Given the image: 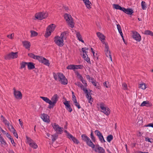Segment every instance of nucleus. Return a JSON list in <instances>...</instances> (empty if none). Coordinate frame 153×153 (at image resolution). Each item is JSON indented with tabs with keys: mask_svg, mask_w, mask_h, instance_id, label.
Here are the masks:
<instances>
[{
	"mask_svg": "<svg viewBox=\"0 0 153 153\" xmlns=\"http://www.w3.org/2000/svg\"><path fill=\"white\" fill-rule=\"evenodd\" d=\"M1 120L3 122H4L6 120L2 115L1 116Z\"/></svg>",
	"mask_w": 153,
	"mask_h": 153,
	"instance_id": "nucleus-60",
	"label": "nucleus"
},
{
	"mask_svg": "<svg viewBox=\"0 0 153 153\" xmlns=\"http://www.w3.org/2000/svg\"><path fill=\"white\" fill-rule=\"evenodd\" d=\"M86 78L88 79L89 80H93V78L91 77L89 75H87L86 76Z\"/></svg>",
	"mask_w": 153,
	"mask_h": 153,
	"instance_id": "nucleus-59",
	"label": "nucleus"
},
{
	"mask_svg": "<svg viewBox=\"0 0 153 153\" xmlns=\"http://www.w3.org/2000/svg\"><path fill=\"white\" fill-rule=\"evenodd\" d=\"M56 26L54 24H51L48 26L47 29V32L45 35V36L48 37L51 35L52 32L53 31L55 28Z\"/></svg>",
	"mask_w": 153,
	"mask_h": 153,
	"instance_id": "nucleus-7",
	"label": "nucleus"
},
{
	"mask_svg": "<svg viewBox=\"0 0 153 153\" xmlns=\"http://www.w3.org/2000/svg\"><path fill=\"white\" fill-rule=\"evenodd\" d=\"M90 136H90L91 138L92 141L93 142H95L96 141V139L93 134V133L92 131L91 132V133L90 134Z\"/></svg>",
	"mask_w": 153,
	"mask_h": 153,
	"instance_id": "nucleus-41",
	"label": "nucleus"
},
{
	"mask_svg": "<svg viewBox=\"0 0 153 153\" xmlns=\"http://www.w3.org/2000/svg\"><path fill=\"white\" fill-rule=\"evenodd\" d=\"M151 140H152V139L148 137H146L145 138V140L146 141H148L149 142L152 143V141H151Z\"/></svg>",
	"mask_w": 153,
	"mask_h": 153,
	"instance_id": "nucleus-53",
	"label": "nucleus"
},
{
	"mask_svg": "<svg viewBox=\"0 0 153 153\" xmlns=\"http://www.w3.org/2000/svg\"><path fill=\"white\" fill-rule=\"evenodd\" d=\"M41 118L45 122L47 123H49L50 122V120L49 119V116L46 114H42L41 116Z\"/></svg>",
	"mask_w": 153,
	"mask_h": 153,
	"instance_id": "nucleus-19",
	"label": "nucleus"
},
{
	"mask_svg": "<svg viewBox=\"0 0 153 153\" xmlns=\"http://www.w3.org/2000/svg\"><path fill=\"white\" fill-rule=\"evenodd\" d=\"M0 129L1 130V132L4 134H6L5 131L4 130L2 129L1 127H0Z\"/></svg>",
	"mask_w": 153,
	"mask_h": 153,
	"instance_id": "nucleus-61",
	"label": "nucleus"
},
{
	"mask_svg": "<svg viewBox=\"0 0 153 153\" xmlns=\"http://www.w3.org/2000/svg\"><path fill=\"white\" fill-rule=\"evenodd\" d=\"M58 135L56 134H53L51 136L52 140L53 142H54L57 138Z\"/></svg>",
	"mask_w": 153,
	"mask_h": 153,
	"instance_id": "nucleus-43",
	"label": "nucleus"
},
{
	"mask_svg": "<svg viewBox=\"0 0 153 153\" xmlns=\"http://www.w3.org/2000/svg\"><path fill=\"white\" fill-rule=\"evenodd\" d=\"M74 104L78 109H80L81 108V106L79 102H77Z\"/></svg>",
	"mask_w": 153,
	"mask_h": 153,
	"instance_id": "nucleus-50",
	"label": "nucleus"
},
{
	"mask_svg": "<svg viewBox=\"0 0 153 153\" xmlns=\"http://www.w3.org/2000/svg\"><path fill=\"white\" fill-rule=\"evenodd\" d=\"M97 34L100 40H102V39H105V37L102 33L100 32H97Z\"/></svg>",
	"mask_w": 153,
	"mask_h": 153,
	"instance_id": "nucleus-26",
	"label": "nucleus"
},
{
	"mask_svg": "<svg viewBox=\"0 0 153 153\" xmlns=\"http://www.w3.org/2000/svg\"><path fill=\"white\" fill-rule=\"evenodd\" d=\"M10 140L11 141V143L13 145V144H15V142L14 141V140H13V138L11 139Z\"/></svg>",
	"mask_w": 153,
	"mask_h": 153,
	"instance_id": "nucleus-63",
	"label": "nucleus"
},
{
	"mask_svg": "<svg viewBox=\"0 0 153 153\" xmlns=\"http://www.w3.org/2000/svg\"><path fill=\"white\" fill-rule=\"evenodd\" d=\"M0 141L2 146L5 147L7 146V144L3 138L1 137L0 138Z\"/></svg>",
	"mask_w": 153,
	"mask_h": 153,
	"instance_id": "nucleus-29",
	"label": "nucleus"
},
{
	"mask_svg": "<svg viewBox=\"0 0 153 153\" xmlns=\"http://www.w3.org/2000/svg\"><path fill=\"white\" fill-rule=\"evenodd\" d=\"M152 31L149 30H146L145 32V34L147 35H151Z\"/></svg>",
	"mask_w": 153,
	"mask_h": 153,
	"instance_id": "nucleus-51",
	"label": "nucleus"
},
{
	"mask_svg": "<svg viewBox=\"0 0 153 153\" xmlns=\"http://www.w3.org/2000/svg\"><path fill=\"white\" fill-rule=\"evenodd\" d=\"M59 98L57 94H54L51 98L50 107L51 108H53L55 105Z\"/></svg>",
	"mask_w": 153,
	"mask_h": 153,
	"instance_id": "nucleus-10",
	"label": "nucleus"
},
{
	"mask_svg": "<svg viewBox=\"0 0 153 153\" xmlns=\"http://www.w3.org/2000/svg\"><path fill=\"white\" fill-rule=\"evenodd\" d=\"M19 123L21 127L22 128H23V122L20 119H19Z\"/></svg>",
	"mask_w": 153,
	"mask_h": 153,
	"instance_id": "nucleus-58",
	"label": "nucleus"
},
{
	"mask_svg": "<svg viewBox=\"0 0 153 153\" xmlns=\"http://www.w3.org/2000/svg\"><path fill=\"white\" fill-rule=\"evenodd\" d=\"M13 94L16 98L18 99H21L22 97V94L21 92L18 91H16L15 88H13Z\"/></svg>",
	"mask_w": 153,
	"mask_h": 153,
	"instance_id": "nucleus-14",
	"label": "nucleus"
},
{
	"mask_svg": "<svg viewBox=\"0 0 153 153\" xmlns=\"http://www.w3.org/2000/svg\"><path fill=\"white\" fill-rule=\"evenodd\" d=\"M69 101H66L63 102V104L65 105L66 109L70 112H71L72 111V109L69 104Z\"/></svg>",
	"mask_w": 153,
	"mask_h": 153,
	"instance_id": "nucleus-18",
	"label": "nucleus"
},
{
	"mask_svg": "<svg viewBox=\"0 0 153 153\" xmlns=\"http://www.w3.org/2000/svg\"><path fill=\"white\" fill-rule=\"evenodd\" d=\"M13 36H14V34H13V33H12L10 35H8L7 36V37L9 39H13Z\"/></svg>",
	"mask_w": 153,
	"mask_h": 153,
	"instance_id": "nucleus-55",
	"label": "nucleus"
},
{
	"mask_svg": "<svg viewBox=\"0 0 153 153\" xmlns=\"http://www.w3.org/2000/svg\"><path fill=\"white\" fill-rule=\"evenodd\" d=\"M83 1L84 2L86 7L90 9L91 8L90 6L91 4V2L89 1V0H83Z\"/></svg>",
	"mask_w": 153,
	"mask_h": 153,
	"instance_id": "nucleus-27",
	"label": "nucleus"
},
{
	"mask_svg": "<svg viewBox=\"0 0 153 153\" xmlns=\"http://www.w3.org/2000/svg\"><path fill=\"white\" fill-rule=\"evenodd\" d=\"M105 39H102L100 40L101 42L104 45H105V49L104 52L107 57L109 58L110 60L112 61V58L110 53V51L109 50V46L108 43L105 42L104 40Z\"/></svg>",
	"mask_w": 153,
	"mask_h": 153,
	"instance_id": "nucleus-4",
	"label": "nucleus"
},
{
	"mask_svg": "<svg viewBox=\"0 0 153 153\" xmlns=\"http://www.w3.org/2000/svg\"><path fill=\"white\" fill-rule=\"evenodd\" d=\"M52 126L55 131L59 134H61L62 132L63 128L59 126V125L56 123L52 124Z\"/></svg>",
	"mask_w": 153,
	"mask_h": 153,
	"instance_id": "nucleus-9",
	"label": "nucleus"
},
{
	"mask_svg": "<svg viewBox=\"0 0 153 153\" xmlns=\"http://www.w3.org/2000/svg\"><path fill=\"white\" fill-rule=\"evenodd\" d=\"M6 134V136L9 139V140H10L13 138L11 136L10 134H9L8 133H7Z\"/></svg>",
	"mask_w": 153,
	"mask_h": 153,
	"instance_id": "nucleus-56",
	"label": "nucleus"
},
{
	"mask_svg": "<svg viewBox=\"0 0 153 153\" xmlns=\"http://www.w3.org/2000/svg\"><path fill=\"white\" fill-rule=\"evenodd\" d=\"M144 126L146 127H152V128H153V123H149L147 125H145Z\"/></svg>",
	"mask_w": 153,
	"mask_h": 153,
	"instance_id": "nucleus-52",
	"label": "nucleus"
},
{
	"mask_svg": "<svg viewBox=\"0 0 153 153\" xmlns=\"http://www.w3.org/2000/svg\"><path fill=\"white\" fill-rule=\"evenodd\" d=\"M37 57L36 58L39 62L42 63H43L46 65L48 66H49L50 65V63L48 60L44 57L40 56H37Z\"/></svg>",
	"mask_w": 153,
	"mask_h": 153,
	"instance_id": "nucleus-11",
	"label": "nucleus"
},
{
	"mask_svg": "<svg viewBox=\"0 0 153 153\" xmlns=\"http://www.w3.org/2000/svg\"><path fill=\"white\" fill-rule=\"evenodd\" d=\"M81 138L83 141L86 142V144L92 149H94V151L98 153H105V149L99 145H95L93 143L90 138L85 134L81 135Z\"/></svg>",
	"mask_w": 153,
	"mask_h": 153,
	"instance_id": "nucleus-1",
	"label": "nucleus"
},
{
	"mask_svg": "<svg viewBox=\"0 0 153 153\" xmlns=\"http://www.w3.org/2000/svg\"><path fill=\"white\" fill-rule=\"evenodd\" d=\"M113 6L114 8L116 9L120 10L122 11L123 10V7H121L120 5L118 4H114Z\"/></svg>",
	"mask_w": 153,
	"mask_h": 153,
	"instance_id": "nucleus-34",
	"label": "nucleus"
},
{
	"mask_svg": "<svg viewBox=\"0 0 153 153\" xmlns=\"http://www.w3.org/2000/svg\"><path fill=\"white\" fill-rule=\"evenodd\" d=\"M74 67H75V69H82L83 68V66L82 65H74Z\"/></svg>",
	"mask_w": 153,
	"mask_h": 153,
	"instance_id": "nucleus-39",
	"label": "nucleus"
},
{
	"mask_svg": "<svg viewBox=\"0 0 153 153\" xmlns=\"http://www.w3.org/2000/svg\"><path fill=\"white\" fill-rule=\"evenodd\" d=\"M142 8L143 10H146L147 8L146 3L144 1H142L141 2Z\"/></svg>",
	"mask_w": 153,
	"mask_h": 153,
	"instance_id": "nucleus-33",
	"label": "nucleus"
},
{
	"mask_svg": "<svg viewBox=\"0 0 153 153\" xmlns=\"http://www.w3.org/2000/svg\"><path fill=\"white\" fill-rule=\"evenodd\" d=\"M139 88L143 90H145L146 88L145 84L143 83L140 84L139 85Z\"/></svg>",
	"mask_w": 153,
	"mask_h": 153,
	"instance_id": "nucleus-40",
	"label": "nucleus"
},
{
	"mask_svg": "<svg viewBox=\"0 0 153 153\" xmlns=\"http://www.w3.org/2000/svg\"><path fill=\"white\" fill-rule=\"evenodd\" d=\"M48 16V13L46 12H39L36 13L35 15V17L34 19L42 20L44 19L47 18Z\"/></svg>",
	"mask_w": 153,
	"mask_h": 153,
	"instance_id": "nucleus-5",
	"label": "nucleus"
},
{
	"mask_svg": "<svg viewBox=\"0 0 153 153\" xmlns=\"http://www.w3.org/2000/svg\"><path fill=\"white\" fill-rule=\"evenodd\" d=\"M76 36L78 38V39L80 41L82 42V43L84 42V41L82 39V36L81 35L80 33L79 32H77L76 33Z\"/></svg>",
	"mask_w": 153,
	"mask_h": 153,
	"instance_id": "nucleus-28",
	"label": "nucleus"
},
{
	"mask_svg": "<svg viewBox=\"0 0 153 153\" xmlns=\"http://www.w3.org/2000/svg\"><path fill=\"white\" fill-rule=\"evenodd\" d=\"M85 85V86H87V85L86 83V82L85 81L83 78L80 80Z\"/></svg>",
	"mask_w": 153,
	"mask_h": 153,
	"instance_id": "nucleus-54",
	"label": "nucleus"
},
{
	"mask_svg": "<svg viewBox=\"0 0 153 153\" xmlns=\"http://www.w3.org/2000/svg\"><path fill=\"white\" fill-rule=\"evenodd\" d=\"M101 112L107 115H108L110 114V110L108 107H106L105 109L103 111H102Z\"/></svg>",
	"mask_w": 153,
	"mask_h": 153,
	"instance_id": "nucleus-25",
	"label": "nucleus"
},
{
	"mask_svg": "<svg viewBox=\"0 0 153 153\" xmlns=\"http://www.w3.org/2000/svg\"><path fill=\"white\" fill-rule=\"evenodd\" d=\"M136 153H149L148 152H143L140 151H139L138 152H137Z\"/></svg>",
	"mask_w": 153,
	"mask_h": 153,
	"instance_id": "nucleus-64",
	"label": "nucleus"
},
{
	"mask_svg": "<svg viewBox=\"0 0 153 153\" xmlns=\"http://www.w3.org/2000/svg\"><path fill=\"white\" fill-rule=\"evenodd\" d=\"M7 126L11 132L15 130L13 126L9 124Z\"/></svg>",
	"mask_w": 153,
	"mask_h": 153,
	"instance_id": "nucleus-45",
	"label": "nucleus"
},
{
	"mask_svg": "<svg viewBox=\"0 0 153 153\" xmlns=\"http://www.w3.org/2000/svg\"><path fill=\"white\" fill-rule=\"evenodd\" d=\"M3 123H4L5 125H7V126H8L10 124L9 121L7 120H5Z\"/></svg>",
	"mask_w": 153,
	"mask_h": 153,
	"instance_id": "nucleus-57",
	"label": "nucleus"
},
{
	"mask_svg": "<svg viewBox=\"0 0 153 153\" xmlns=\"http://www.w3.org/2000/svg\"><path fill=\"white\" fill-rule=\"evenodd\" d=\"M28 56L30 57L33 58L34 59H37L36 58H37V56H39L35 55L33 53H29L28 54Z\"/></svg>",
	"mask_w": 153,
	"mask_h": 153,
	"instance_id": "nucleus-35",
	"label": "nucleus"
},
{
	"mask_svg": "<svg viewBox=\"0 0 153 153\" xmlns=\"http://www.w3.org/2000/svg\"><path fill=\"white\" fill-rule=\"evenodd\" d=\"M92 84H93V85L95 86H97V83L96 82V81H93L92 82Z\"/></svg>",
	"mask_w": 153,
	"mask_h": 153,
	"instance_id": "nucleus-62",
	"label": "nucleus"
},
{
	"mask_svg": "<svg viewBox=\"0 0 153 153\" xmlns=\"http://www.w3.org/2000/svg\"><path fill=\"white\" fill-rule=\"evenodd\" d=\"M122 11L130 15L132 14L133 13V10L132 9L130 8L126 9L123 7Z\"/></svg>",
	"mask_w": 153,
	"mask_h": 153,
	"instance_id": "nucleus-21",
	"label": "nucleus"
},
{
	"mask_svg": "<svg viewBox=\"0 0 153 153\" xmlns=\"http://www.w3.org/2000/svg\"><path fill=\"white\" fill-rule=\"evenodd\" d=\"M30 32L31 33V35L32 36L34 37L37 36L38 35L37 33L35 31L32 30Z\"/></svg>",
	"mask_w": 153,
	"mask_h": 153,
	"instance_id": "nucleus-46",
	"label": "nucleus"
},
{
	"mask_svg": "<svg viewBox=\"0 0 153 153\" xmlns=\"http://www.w3.org/2000/svg\"><path fill=\"white\" fill-rule=\"evenodd\" d=\"M83 90L84 91L85 93L86 94V97L88 100V102L89 103L91 104L92 102H93V100H91L92 98L91 97L90 94L88 92V90L86 88H83Z\"/></svg>",
	"mask_w": 153,
	"mask_h": 153,
	"instance_id": "nucleus-16",
	"label": "nucleus"
},
{
	"mask_svg": "<svg viewBox=\"0 0 153 153\" xmlns=\"http://www.w3.org/2000/svg\"><path fill=\"white\" fill-rule=\"evenodd\" d=\"M23 46L26 49L29 50V48L30 46V42L27 41H24L22 42Z\"/></svg>",
	"mask_w": 153,
	"mask_h": 153,
	"instance_id": "nucleus-23",
	"label": "nucleus"
},
{
	"mask_svg": "<svg viewBox=\"0 0 153 153\" xmlns=\"http://www.w3.org/2000/svg\"><path fill=\"white\" fill-rule=\"evenodd\" d=\"M131 32L133 39L138 42H140L141 39V36L138 32L134 31H132Z\"/></svg>",
	"mask_w": 153,
	"mask_h": 153,
	"instance_id": "nucleus-8",
	"label": "nucleus"
},
{
	"mask_svg": "<svg viewBox=\"0 0 153 153\" xmlns=\"http://www.w3.org/2000/svg\"><path fill=\"white\" fill-rule=\"evenodd\" d=\"M75 73L76 75L80 79V80L83 78L82 75L80 74L79 72H75Z\"/></svg>",
	"mask_w": 153,
	"mask_h": 153,
	"instance_id": "nucleus-47",
	"label": "nucleus"
},
{
	"mask_svg": "<svg viewBox=\"0 0 153 153\" xmlns=\"http://www.w3.org/2000/svg\"><path fill=\"white\" fill-rule=\"evenodd\" d=\"M68 35V31H64L63 32H62L61 33V34L59 37L61 38L63 40H66L67 38V36Z\"/></svg>",
	"mask_w": 153,
	"mask_h": 153,
	"instance_id": "nucleus-20",
	"label": "nucleus"
},
{
	"mask_svg": "<svg viewBox=\"0 0 153 153\" xmlns=\"http://www.w3.org/2000/svg\"><path fill=\"white\" fill-rule=\"evenodd\" d=\"M20 69L25 68V69L26 66L27 65V62H22L20 64Z\"/></svg>",
	"mask_w": 153,
	"mask_h": 153,
	"instance_id": "nucleus-32",
	"label": "nucleus"
},
{
	"mask_svg": "<svg viewBox=\"0 0 153 153\" xmlns=\"http://www.w3.org/2000/svg\"><path fill=\"white\" fill-rule=\"evenodd\" d=\"M40 98L42 99L44 101L46 102V103L49 104V105L48 108L51 109V100H50L48 98L45 97H40Z\"/></svg>",
	"mask_w": 153,
	"mask_h": 153,
	"instance_id": "nucleus-22",
	"label": "nucleus"
},
{
	"mask_svg": "<svg viewBox=\"0 0 153 153\" xmlns=\"http://www.w3.org/2000/svg\"><path fill=\"white\" fill-rule=\"evenodd\" d=\"M87 50H88V48H83L82 49V50L83 53V57L85 60L88 63L89 62H90V59L88 58L86 53L87 52L86 51Z\"/></svg>",
	"mask_w": 153,
	"mask_h": 153,
	"instance_id": "nucleus-15",
	"label": "nucleus"
},
{
	"mask_svg": "<svg viewBox=\"0 0 153 153\" xmlns=\"http://www.w3.org/2000/svg\"><path fill=\"white\" fill-rule=\"evenodd\" d=\"M27 66L29 70L34 69L35 68V64L32 62H27Z\"/></svg>",
	"mask_w": 153,
	"mask_h": 153,
	"instance_id": "nucleus-24",
	"label": "nucleus"
},
{
	"mask_svg": "<svg viewBox=\"0 0 153 153\" xmlns=\"http://www.w3.org/2000/svg\"><path fill=\"white\" fill-rule=\"evenodd\" d=\"M123 89L124 90L127 89V85L125 83H123L122 84Z\"/></svg>",
	"mask_w": 153,
	"mask_h": 153,
	"instance_id": "nucleus-44",
	"label": "nucleus"
},
{
	"mask_svg": "<svg viewBox=\"0 0 153 153\" xmlns=\"http://www.w3.org/2000/svg\"><path fill=\"white\" fill-rule=\"evenodd\" d=\"M53 77L56 80H58L62 84L64 85H67L68 81L67 79L66 78L64 75L61 73H58L57 74L54 73Z\"/></svg>",
	"mask_w": 153,
	"mask_h": 153,
	"instance_id": "nucleus-2",
	"label": "nucleus"
},
{
	"mask_svg": "<svg viewBox=\"0 0 153 153\" xmlns=\"http://www.w3.org/2000/svg\"><path fill=\"white\" fill-rule=\"evenodd\" d=\"M103 85L107 88L109 87V82H105L103 83Z\"/></svg>",
	"mask_w": 153,
	"mask_h": 153,
	"instance_id": "nucleus-49",
	"label": "nucleus"
},
{
	"mask_svg": "<svg viewBox=\"0 0 153 153\" xmlns=\"http://www.w3.org/2000/svg\"><path fill=\"white\" fill-rule=\"evenodd\" d=\"M11 132H12L13 133V134L15 136V137H16L17 138H18V135L17 134V132H16V130H14L12 131Z\"/></svg>",
	"mask_w": 153,
	"mask_h": 153,
	"instance_id": "nucleus-48",
	"label": "nucleus"
},
{
	"mask_svg": "<svg viewBox=\"0 0 153 153\" xmlns=\"http://www.w3.org/2000/svg\"><path fill=\"white\" fill-rule=\"evenodd\" d=\"M95 134L98 136L100 141L102 143H103L105 141L104 139L102 133L98 130H96L95 131Z\"/></svg>",
	"mask_w": 153,
	"mask_h": 153,
	"instance_id": "nucleus-13",
	"label": "nucleus"
},
{
	"mask_svg": "<svg viewBox=\"0 0 153 153\" xmlns=\"http://www.w3.org/2000/svg\"><path fill=\"white\" fill-rule=\"evenodd\" d=\"M97 105L100 106V108L102 110V111H103L105 109V107H106L105 104L102 102H100L99 104H97Z\"/></svg>",
	"mask_w": 153,
	"mask_h": 153,
	"instance_id": "nucleus-30",
	"label": "nucleus"
},
{
	"mask_svg": "<svg viewBox=\"0 0 153 153\" xmlns=\"http://www.w3.org/2000/svg\"><path fill=\"white\" fill-rule=\"evenodd\" d=\"M64 17L68 25L72 28H73L74 26V23L71 16L66 13L64 14Z\"/></svg>",
	"mask_w": 153,
	"mask_h": 153,
	"instance_id": "nucleus-3",
	"label": "nucleus"
},
{
	"mask_svg": "<svg viewBox=\"0 0 153 153\" xmlns=\"http://www.w3.org/2000/svg\"><path fill=\"white\" fill-rule=\"evenodd\" d=\"M141 106H146L149 107V102L148 101H143L140 105Z\"/></svg>",
	"mask_w": 153,
	"mask_h": 153,
	"instance_id": "nucleus-31",
	"label": "nucleus"
},
{
	"mask_svg": "<svg viewBox=\"0 0 153 153\" xmlns=\"http://www.w3.org/2000/svg\"><path fill=\"white\" fill-rule=\"evenodd\" d=\"M67 68L68 69L70 70H74V65H69L67 67Z\"/></svg>",
	"mask_w": 153,
	"mask_h": 153,
	"instance_id": "nucleus-42",
	"label": "nucleus"
},
{
	"mask_svg": "<svg viewBox=\"0 0 153 153\" xmlns=\"http://www.w3.org/2000/svg\"><path fill=\"white\" fill-rule=\"evenodd\" d=\"M27 140V143L29 144V145L31 144V143L34 141L31 139L30 137H26Z\"/></svg>",
	"mask_w": 153,
	"mask_h": 153,
	"instance_id": "nucleus-38",
	"label": "nucleus"
},
{
	"mask_svg": "<svg viewBox=\"0 0 153 153\" xmlns=\"http://www.w3.org/2000/svg\"><path fill=\"white\" fill-rule=\"evenodd\" d=\"M18 57V53L17 52L14 53L11 52L5 56L6 59H14Z\"/></svg>",
	"mask_w": 153,
	"mask_h": 153,
	"instance_id": "nucleus-12",
	"label": "nucleus"
},
{
	"mask_svg": "<svg viewBox=\"0 0 153 153\" xmlns=\"http://www.w3.org/2000/svg\"><path fill=\"white\" fill-rule=\"evenodd\" d=\"M67 136L69 139L72 140L74 143L76 144H78L79 143L78 140L69 133H67Z\"/></svg>",
	"mask_w": 153,
	"mask_h": 153,
	"instance_id": "nucleus-17",
	"label": "nucleus"
},
{
	"mask_svg": "<svg viewBox=\"0 0 153 153\" xmlns=\"http://www.w3.org/2000/svg\"><path fill=\"white\" fill-rule=\"evenodd\" d=\"M113 136L112 135L110 134L107 137V140L108 142H110L113 139Z\"/></svg>",
	"mask_w": 153,
	"mask_h": 153,
	"instance_id": "nucleus-36",
	"label": "nucleus"
},
{
	"mask_svg": "<svg viewBox=\"0 0 153 153\" xmlns=\"http://www.w3.org/2000/svg\"><path fill=\"white\" fill-rule=\"evenodd\" d=\"M32 148L34 149H36L38 147V146L37 144L35 143L34 141L30 145H29Z\"/></svg>",
	"mask_w": 153,
	"mask_h": 153,
	"instance_id": "nucleus-37",
	"label": "nucleus"
},
{
	"mask_svg": "<svg viewBox=\"0 0 153 153\" xmlns=\"http://www.w3.org/2000/svg\"><path fill=\"white\" fill-rule=\"evenodd\" d=\"M54 42L59 47H62L64 45V40L58 36L54 37Z\"/></svg>",
	"mask_w": 153,
	"mask_h": 153,
	"instance_id": "nucleus-6",
	"label": "nucleus"
}]
</instances>
